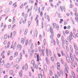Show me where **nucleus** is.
Returning a JSON list of instances; mask_svg holds the SVG:
<instances>
[{"label":"nucleus","instance_id":"f257e3e1","mask_svg":"<svg viewBox=\"0 0 78 78\" xmlns=\"http://www.w3.org/2000/svg\"><path fill=\"white\" fill-rule=\"evenodd\" d=\"M28 17V15L27 14H25L24 16V19L21 18L20 21V24H21L22 22H23V23H26V21L27 20V17Z\"/></svg>","mask_w":78,"mask_h":78},{"label":"nucleus","instance_id":"f03ea898","mask_svg":"<svg viewBox=\"0 0 78 78\" xmlns=\"http://www.w3.org/2000/svg\"><path fill=\"white\" fill-rule=\"evenodd\" d=\"M69 66L67 65H66L65 67V71L66 73H69Z\"/></svg>","mask_w":78,"mask_h":78},{"label":"nucleus","instance_id":"7ed1b4c3","mask_svg":"<svg viewBox=\"0 0 78 78\" xmlns=\"http://www.w3.org/2000/svg\"><path fill=\"white\" fill-rule=\"evenodd\" d=\"M60 9L62 12L63 11H66V7H65V6H60Z\"/></svg>","mask_w":78,"mask_h":78},{"label":"nucleus","instance_id":"20e7f679","mask_svg":"<svg viewBox=\"0 0 78 78\" xmlns=\"http://www.w3.org/2000/svg\"><path fill=\"white\" fill-rule=\"evenodd\" d=\"M69 56L71 58V61H74V58H73V55L72 53H69Z\"/></svg>","mask_w":78,"mask_h":78},{"label":"nucleus","instance_id":"39448f33","mask_svg":"<svg viewBox=\"0 0 78 78\" xmlns=\"http://www.w3.org/2000/svg\"><path fill=\"white\" fill-rule=\"evenodd\" d=\"M22 69L23 70H27L28 69V64L27 63L26 64L25 66H23Z\"/></svg>","mask_w":78,"mask_h":78},{"label":"nucleus","instance_id":"423d86ee","mask_svg":"<svg viewBox=\"0 0 78 78\" xmlns=\"http://www.w3.org/2000/svg\"><path fill=\"white\" fill-rule=\"evenodd\" d=\"M56 64L57 69L58 70H60V69H61V67H60V63H59V62H58Z\"/></svg>","mask_w":78,"mask_h":78},{"label":"nucleus","instance_id":"0eeeda50","mask_svg":"<svg viewBox=\"0 0 78 78\" xmlns=\"http://www.w3.org/2000/svg\"><path fill=\"white\" fill-rule=\"evenodd\" d=\"M2 58H0V66H3V65L5 63L4 60L2 61Z\"/></svg>","mask_w":78,"mask_h":78},{"label":"nucleus","instance_id":"6e6552de","mask_svg":"<svg viewBox=\"0 0 78 78\" xmlns=\"http://www.w3.org/2000/svg\"><path fill=\"white\" fill-rule=\"evenodd\" d=\"M49 31L51 34V35H54V32H53V28L51 27H50L49 29Z\"/></svg>","mask_w":78,"mask_h":78},{"label":"nucleus","instance_id":"1a4fd4ad","mask_svg":"<svg viewBox=\"0 0 78 78\" xmlns=\"http://www.w3.org/2000/svg\"><path fill=\"white\" fill-rule=\"evenodd\" d=\"M74 15L75 16V19L76 20H78V14L77 12H75L74 14Z\"/></svg>","mask_w":78,"mask_h":78},{"label":"nucleus","instance_id":"9d476101","mask_svg":"<svg viewBox=\"0 0 78 78\" xmlns=\"http://www.w3.org/2000/svg\"><path fill=\"white\" fill-rule=\"evenodd\" d=\"M9 74L11 75H12V76H14L15 74H14V71L12 70H10L9 71Z\"/></svg>","mask_w":78,"mask_h":78},{"label":"nucleus","instance_id":"9b49d317","mask_svg":"<svg viewBox=\"0 0 78 78\" xmlns=\"http://www.w3.org/2000/svg\"><path fill=\"white\" fill-rule=\"evenodd\" d=\"M73 39V38L72 37H70L69 36L67 37V40H68L69 42H72V40Z\"/></svg>","mask_w":78,"mask_h":78},{"label":"nucleus","instance_id":"f8f14e48","mask_svg":"<svg viewBox=\"0 0 78 78\" xmlns=\"http://www.w3.org/2000/svg\"><path fill=\"white\" fill-rule=\"evenodd\" d=\"M17 49L19 50H20L22 48V46L21 45L18 44L17 45Z\"/></svg>","mask_w":78,"mask_h":78},{"label":"nucleus","instance_id":"ddd939ff","mask_svg":"<svg viewBox=\"0 0 78 78\" xmlns=\"http://www.w3.org/2000/svg\"><path fill=\"white\" fill-rule=\"evenodd\" d=\"M71 74L72 75V76H73V78H75L76 76H75V73H74V72L73 71H71Z\"/></svg>","mask_w":78,"mask_h":78},{"label":"nucleus","instance_id":"4468645a","mask_svg":"<svg viewBox=\"0 0 78 78\" xmlns=\"http://www.w3.org/2000/svg\"><path fill=\"white\" fill-rule=\"evenodd\" d=\"M45 59L47 64H50V62H49V60H48V58L47 57H46L45 58Z\"/></svg>","mask_w":78,"mask_h":78},{"label":"nucleus","instance_id":"2eb2a0df","mask_svg":"<svg viewBox=\"0 0 78 78\" xmlns=\"http://www.w3.org/2000/svg\"><path fill=\"white\" fill-rule=\"evenodd\" d=\"M11 66L10 64H7V65H5V66L6 68H9Z\"/></svg>","mask_w":78,"mask_h":78},{"label":"nucleus","instance_id":"dca6fc26","mask_svg":"<svg viewBox=\"0 0 78 78\" xmlns=\"http://www.w3.org/2000/svg\"><path fill=\"white\" fill-rule=\"evenodd\" d=\"M52 25H53V28H56V27L57 24L56 23H52Z\"/></svg>","mask_w":78,"mask_h":78},{"label":"nucleus","instance_id":"f3484780","mask_svg":"<svg viewBox=\"0 0 78 78\" xmlns=\"http://www.w3.org/2000/svg\"><path fill=\"white\" fill-rule=\"evenodd\" d=\"M20 62V59L19 58H17L16 60V62L17 64L19 63Z\"/></svg>","mask_w":78,"mask_h":78},{"label":"nucleus","instance_id":"a211bd4d","mask_svg":"<svg viewBox=\"0 0 78 78\" xmlns=\"http://www.w3.org/2000/svg\"><path fill=\"white\" fill-rule=\"evenodd\" d=\"M19 76L20 77H22L23 76V74H22V72L21 71L19 73Z\"/></svg>","mask_w":78,"mask_h":78},{"label":"nucleus","instance_id":"6ab92c4d","mask_svg":"<svg viewBox=\"0 0 78 78\" xmlns=\"http://www.w3.org/2000/svg\"><path fill=\"white\" fill-rule=\"evenodd\" d=\"M74 47L75 50H78V47H77V45H76V44H74Z\"/></svg>","mask_w":78,"mask_h":78},{"label":"nucleus","instance_id":"aec40b11","mask_svg":"<svg viewBox=\"0 0 78 78\" xmlns=\"http://www.w3.org/2000/svg\"><path fill=\"white\" fill-rule=\"evenodd\" d=\"M33 67L35 69H37L38 68V66L37 65H36L35 63L33 65Z\"/></svg>","mask_w":78,"mask_h":78},{"label":"nucleus","instance_id":"412c9836","mask_svg":"<svg viewBox=\"0 0 78 78\" xmlns=\"http://www.w3.org/2000/svg\"><path fill=\"white\" fill-rule=\"evenodd\" d=\"M28 40L27 39L25 41V45L26 46L28 45Z\"/></svg>","mask_w":78,"mask_h":78},{"label":"nucleus","instance_id":"4be33fe9","mask_svg":"<svg viewBox=\"0 0 78 78\" xmlns=\"http://www.w3.org/2000/svg\"><path fill=\"white\" fill-rule=\"evenodd\" d=\"M73 34H74V36H73V37L76 38V37H78V34L76 33L75 34L74 33Z\"/></svg>","mask_w":78,"mask_h":78},{"label":"nucleus","instance_id":"5701e85b","mask_svg":"<svg viewBox=\"0 0 78 78\" xmlns=\"http://www.w3.org/2000/svg\"><path fill=\"white\" fill-rule=\"evenodd\" d=\"M25 39L23 38H21V42L22 44H24V42H25Z\"/></svg>","mask_w":78,"mask_h":78},{"label":"nucleus","instance_id":"b1692460","mask_svg":"<svg viewBox=\"0 0 78 78\" xmlns=\"http://www.w3.org/2000/svg\"><path fill=\"white\" fill-rule=\"evenodd\" d=\"M44 50H41V55H42L43 56H44Z\"/></svg>","mask_w":78,"mask_h":78},{"label":"nucleus","instance_id":"393cba45","mask_svg":"<svg viewBox=\"0 0 78 78\" xmlns=\"http://www.w3.org/2000/svg\"><path fill=\"white\" fill-rule=\"evenodd\" d=\"M51 43L53 44L54 45H55L56 44V42H55V41L54 40H52L51 41Z\"/></svg>","mask_w":78,"mask_h":78},{"label":"nucleus","instance_id":"a878e982","mask_svg":"<svg viewBox=\"0 0 78 78\" xmlns=\"http://www.w3.org/2000/svg\"><path fill=\"white\" fill-rule=\"evenodd\" d=\"M30 34L32 36H34V31L31 30L30 31Z\"/></svg>","mask_w":78,"mask_h":78},{"label":"nucleus","instance_id":"bb28decb","mask_svg":"<svg viewBox=\"0 0 78 78\" xmlns=\"http://www.w3.org/2000/svg\"><path fill=\"white\" fill-rule=\"evenodd\" d=\"M66 58L67 61L68 62V63H69V62H70V58H69V57H66Z\"/></svg>","mask_w":78,"mask_h":78},{"label":"nucleus","instance_id":"cd10ccee","mask_svg":"<svg viewBox=\"0 0 78 78\" xmlns=\"http://www.w3.org/2000/svg\"><path fill=\"white\" fill-rule=\"evenodd\" d=\"M9 11V9L8 8L5 10L4 11V12L5 13H7V12H8Z\"/></svg>","mask_w":78,"mask_h":78},{"label":"nucleus","instance_id":"c85d7f7f","mask_svg":"<svg viewBox=\"0 0 78 78\" xmlns=\"http://www.w3.org/2000/svg\"><path fill=\"white\" fill-rule=\"evenodd\" d=\"M13 6L14 8H16V7H17V2H15L13 3Z\"/></svg>","mask_w":78,"mask_h":78},{"label":"nucleus","instance_id":"c756f323","mask_svg":"<svg viewBox=\"0 0 78 78\" xmlns=\"http://www.w3.org/2000/svg\"><path fill=\"white\" fill-rule=\"evenodd\" d=\"M17 55H18V52H15L14 54V57L17 56Z\"/></svg>","mask_w":78,"mask_h":78},{"label":"nucleus","instance_id":"7c9ffc66","mask_svg":"<svg viewBox=\"0 0 78 78\" xmlns=\"http://www.w3.org/2000/svg\"><path fill=\"white\" fill-rule=\"evenodd\" d=\"M7 38H8V35L7 34H5L4 37V39H7Z\"/></svg>","mask_w":78,"mask_h":78},{"label":"nucleus","instance_id":"2f4dec72","mask_svg":"<svg viewBox=\"0 0 78 78\" xmlns=\"http://www.w3.org/2000/svg\"><path fill=\"white\" fill-rule=\"evenodd\" d=\"M2 72H3V74H5V71H3V69H0V73H2Z\"/></svg>","mask_w":78,"mask_h":78},{"label":"nucleus","instance_id":"473e14b6","mask_svg":"<svg viewBox=\"0 0 78 78\" xmlns=\"http://www.w3.org/2000/svg\"><path fill=\"white\" fill-rule=\"evenodd\" d=\"M75 4L76 6H78V0H76V1L75 2Z\"/></svg>","mask_w":78,"mask_h":78},{"label":"nucleus","instance_id":"72a5a7b5","mask_svg":"<svg viewBox=\"0 0 78 78\" xmlns=\"http://www.w3.org/2000/svg\"><path fill=\"white\" fill-rule=\"evenodd\" d=\"M30 69H31V70H32L33 73H34V69L33 68V67H30Z\"/></svg>","mask_w":78,"mask_h":78},{"label":"nucleus","instance_id":"f704fd0d","mask_svg":"<svg viewBox=\"0 0 78 78\" xmlns=\"http://www.w3.org/2000/svg\"><path fill=\"white\" fill-rule=\"evenodd\" d=\"M22 53H20V60H22Z\"/></svg>","mask_w":78,"mask_h":78},{"label":"nucleus","instance_id":"c9c22d12","mask_svg":"<svg viewBox=\"0 0 78 78\" xmlns=\"http://www.w3.org/2000/svg\"><path fill=\"white\" fill-rule=\"evenodd\" d=\"M7 46L8 47V48H9V47L10 46V41H8L7 44Z\"/></svg>","mask_w":78,"mask_h":78},{"label":"nucleus","instance_id":"e433bc0d","mask_svg":"<svg viewBox=\"0 0 78 78\" xmlns=\"http://www.w3.org/2000/svg\"><path fill=\"white\" fill-rule=\"evenodd\" d=\"M56 43L57 45L58 46L59 45V41H58V40L57 39H56Z\"/></svg>","mask_w":78,"mask_h":78},{"label":"nucleus","instance_id":"4c0bfd02","mask_svg":"<svg viewBox=\"0 0 78 78\" xmlns=\"http://www.w3.org/2000/svg\"><path fill=\"white\" fill-rule=\"evenodd\" d=\"M15 17H13V21H12V23H14L16 22V19L14 18Z\"/></svg>","mask_w":78,"mask_h":78},{"label":"nucleus","instance_id":"58836bf2","mask_svg":"<svg viewBox=\"0 0 78 78\" xmlns=\"http://www.w3.org/2000/svg\"><path fill=\"white\" fill-rule=\"evenodd\" d=\"M17 44V43H16V42H15L13 45V49H14L16 48V45Z\"/></svg>","mask_w":78,"mask_h":78},{"label":"nucleus","instance_id":"ea45409f","mask_svg":"<svg viewBox=\"0 0 78 78\" xmlns=\"http://www.w3.org/2000/svg\"><path fill=\"white\" fill-rule=\"evenodd\" d=\"M27 32H28V29H26L25 30L24 33V34H25V35L27 34Z\"/></svg>","mask_w":78,"mask_h":78},{"label":"nucleus","instance_id":"a19ab883","mask_svg":"<svg viewBox=\"0 0 78 78\" xmlns=\"http://www.w3.org/2000/svg\"><path fill=\"white\" fill-rule=\"evenodd\" d=\"M74 58L75 60V61H77V62H78V58H76V56L74 57Z\"/></svg>","mask_w":78,"mask_h":78},{"label":"nucleus","instance_id":"79ce46f5","mask_svg":"<svg viewBox=\"0 0 78 78\" xmlns=\"http://www.w3.org/2000/svg\"><path fill=\"white\" fill-rule=\"evenodd\" d=\"M34 47V45H33V44L32 43L30 46V49H33Z\"/></svg>","mask_w":78,"mask_h":78},{"label":"nucleus","instance_id":"37998d69","mask_svg":"<svg viewBox=\"0 0 78 78\" xmlns=\"http://www.w3.org/2000/svg\"><path fill=\"white\" fill-rule=\"evenodd\" d=\"M30 24H31V22H30V21H28L27 22V25L28 27H30Z\"/></svg>","mask_w":78,"mask_h":78},{"label":"nucleus","instance_id":"c03bdc74","mask_svg":"<svg viewBox=\"0 0 78 78\" xmlns=\"http://www.w3.org/2000/svg\"><path fill=\"white\" fill-rule=\"evenodd\" d=\"M69 7L70 8H72L73 7V4H70Z\"/></svg>","mask_w":78,"mask_h":78},{"label":"nucleus","instance_id":"a18cd8bd","mask_svg":"<svg viewBox=\"0 0 78 78\" xmlns=\"http://www.w3.org/2000/svg\"><path fill=\"white\" fill-rule=\"evenodd\" d=\"M74 35H73V33H72V32H71L70 33V35L69 36H70V37H72V36H73Z\"/></svg>","mask_w":78,"mask_h":78},{"label":"nucleus","instance_id":"49530a36","mask_svg":"<svg viewBox=\"0 0 78 78\" xmlns=\"http://www.w3.org/2000/svg\"><path fill=\"white\" fill-rule=\"evenodd\" d=\"M49 75L51 76L53 75V73H52V72L51 71H49Z\"/></svg>","mask_w":78,"mask_h":78},{"label":"nucleus","instance_id":"de8ad7c7","mask_svg":"<svg viewBox=\"0 0 78 78\" xmlns=\"http://www.w3.org/2000/svg\"><path fill=\"white\" fill-rule=\"evenodd\" d=\"M59 70V72L60 74H63V72H62V70L61 69H60V70Z\"/></svg>","mask_w":78,"mask_h":78},{"label":"nucleus","instance_id":"09e8293b","mask_svg":"<svg viewBox=\"0 0 78 78\" xmlns=\"http://www.w3.org/2000/svg\"><path fill=\"white\" fill-rule=\"evenodd\" d=\"M60 21H59L60 23H62V22H63L64 20L62 19H60Z\"/></svg>","mask_w":78,"mask_h":78},{"label":"nucleus","instance_id":"8fccbe9b","mask_svg":"<svg viewBox=\"0 0 78 78\" xmlns=\"http://www.w3.org/2000/svg\"><path fill=\"white\" fill-rule=\"evenodd\" d=\"M31 63L32 64H33V65L35 64V63L34 62V60H33L31 61Z\"/></svg>","mask_w":78,"mask_h":78},{"label":"nucleus","instance_id":"3c124183","mask_svg":"<svg viewBox=\"0 0 78 78\" xmlns=\"http://www.w3.org/2000/svg\"><path fill=\"white\" fill-rule=\"evenodd\" d=\"M39 17V16L38 15H37L36 16V17L35 18V20H38L37 19H38V18Z\"/></svg>","mask_w":78,"mask_h":78},{"label":"nucleus","instance_id":"603ef678","mask_svg":"<svg viewBox=\"0 0 78 78\" xmlns=\"http://www.w3.org/2000/svg\"><path fill=\"white\" fill-rule=\"evenodd\" d=\"M53 37H54V35H51L50 36V38H51V39H53Z\"/></svg>","mask_w":78,"mask_h":78},{"label":"nucleus","instance_id":"864d4df0","mask_svg":"<svg viewBox=\"0 0 78 78\" xmlns=\"http://www.w3.org/2000/svg\"><path fill=\"white\" fill-rule=\"evenodd\" d=\"M10 53H11V51H8L7 52V55L9 56V55H10Z\"/></svg>","mask_w":78,"mask_h":78},{"label":"nucleus","instance_id":"5fc2aeb1","mask_svg":"<svg viewBox=\"0 0 78 78\" xmlns=\"http://www.w3.org/2000/svg\"><path fill=\"white\" fill-rule=\"evenodd\" d=\"M5 51H2L1 53V56H2V55H4V54H5Z\"/></svg>","mask_w":78,"mask_h":78},{"label":"nucleus","instance_id":"6e6d98bb","mask_svg":"<svg viewBox=\"0 0 78 78\" xmlns=\"http://www.w3.org/2000/svg\"><path fill=\"white\" fill-rule=\"evenodd\" d=\"M57 55L59 57H61V54H59L58 52H57Z\"/></svg>","mask_w":78,"mask_h":78},{"label":"nucleus","instance_id":"4d7b16f0","mask_svg":"<svg viewBox=\"0 0 78 78\" xmlns=\"http://www.w3.org/2000/svg\"><path fill=\"white\" fill-rule=\"evenodd\" d=\"M58 17L59 18H61V14L60 13H59L58 15Z\"/></svg>","mask_w":78,"mask_h":78},{"label":"nucleus","instance_id":"13d9d810","mask_svg":"<svg viewBox=\"0 0 78 78\" xmlns=\"http://www.w3.org/2000/svg\"><path fill=\"white\" fill-rule=\"evenodd\" d=\"M7 44V41H4L3 42L4 45H6V44Z\"/></svg>","mask_w":78,"mask_h":78},{"label":"nucleus","instance_id":"bf43d9fd","mask_svg":"<svg viewBox=\"0 0 78 78\" xmlns=\"http://www.w3.org/2000/svg\"><path fill=\"white\" fill-rule=\"evenodd\" d=\"M55 75V78H58V75H57V74L56 73H55L54 74Z\"/></svg>","mask_w":78,"mask_h":78},{"label":"nucleus","instance_id":"052dcab7","mask_svg":"<svg viewBox=\"0 0 78 78\" xmlns=\"http://www.w3.org/2000/svg\"><path fill=\"white\" fill-rule=\"evenodd\" d=\"M62 42L64 43V37L63 36L62 37Z\"/></svg>","mask_w":78,"mask_h":78},{"label":"nucleus","instance_id":"680f3d73","mask_svg":"<svg viewBox=\"0 0 78 78\" xmlns=\"http://www.w3.org/2000/svg\"><path fill=\"white\" fill-rule=\"evenodd\" d=\"M75 54L76 56H78V51H75Z\"/></svg>","mask_w":78,"mask_h":78},{"label":"nucleus","instance_id":"e2e57ef3","mask_svg":"<svg viewBox=\"0 0 78 78\" xmlns=\"http://www.w3.org/2000/svg\"><path fill=\"white\" fill-rule=\"evenodd\" d=\"M65 42L66 44H69V42L67 41L66 40H65Z\"/></svg>","mask_w":78,"mask_h":78},{"label":"nucleus","instance_id":"0e129e2a","mask_svg":"<svg viewBox=\"0 0 78 78\" xmlns=\"http://www.w3.org/2000/svg\"><path fill=\"white\" fill-rule=\"evenodd\" d=\"M51 61H54V58H53V57H51Z\"/></svg>","mask_w":78,"mask_h":78},{"label":"nucleus","instance_id":"69168bd1","mask_svg":"<svg viewBox=\"0 0 78 78\" xmlns=\"http://www.w3.org/2000/svg\"><path fill=\"white\" fill-rule=\"evenodd\" d=\"M12 59H13V57L12 56H10L9 58V59L10 60H12Z\"/></svg>","mask_w":78,"mask_h":78},{"label":"nucleus","instance_id":"338daca9","mask_svg":"<svg viewBox=\"0 0 78 78\" xmlns=\"http://www.w3.org/2000/svg\"><path fill=\"white\" fill-rule=\"evenodd\" d=\"M65 33L66 34H69V31L67 30H66Z\"/></svg>","mask_w":78,"mask_h":78},{"label":"nucleus","instance_id":"774afa93","mask_svg":"<svg viewBox=\"0 0 78 78\" xmlns=\"http://www.w3.org/2000/svg\"><path fill=\"white\" fill-rule=\"evenodd\" d=\"M39 78H42V75H41V74L39 75Z\"/></svg>","mask_w":78,"mask_h":78}]
</instances>
